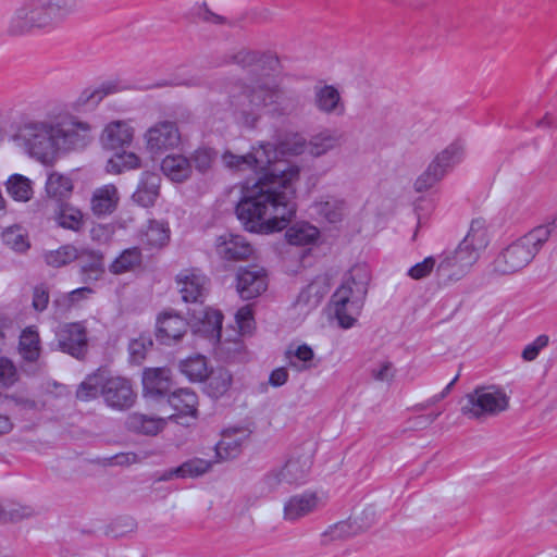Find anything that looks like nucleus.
<instances>
[{"label":"nucleus","instance_id":"27","mask_svg":"<svg viewBox=\"0 0 557 557\" xmlns=\"http://www.w3.org/2000/svg\"><path fill=\"white\" fill-rule=\"evenodd\" d=\"M318 506V497L315 494H300L292 496L284 506V518L289 521L298 520L310 512Z\"/></svg>","mask_w":557,"mask_h":557},{"label":"nucleus","instance_id":"11","mask_svg":"<svg viewBox=\"0 0 557 557\" xmlns=\"http://www.w3.org/2000/svg\"><path fill=\"white\" fill-rule=\"evenodd\" d=\"M175 282L185 302H203L209 292L210 280L197 268L182 270Z\"/></svg>","mask_w":557,"mask_h":557},{"label":"nucleus","instance_id":"45","mask_svg":"<svg viewBox=\"0 0 557 557\" xmlns=\"http://www.w3.org/2000/svg\"><path fill=\"white\" fill-rule=\"evenodd\" d=\"M140 166V159L134 152L123 151L115 153L107 163V171L109 173L120 174L123 171L138 169Z\"/></svg>","mask_w":557,"mask_h":557},{"label":"nucleus","instance_id":"3","mask_svg":"<svg viewBox=\"0 0 557 557\" xmlns=\"http://www.w3.org/2000/svg\"><path fill=\"white\" fill-rule=\"evenodd\" d=\"M487 246L486 231L479 222H472L470 230L458 247L445 253L436 268L440 284L459 281L478 261L479 253Z\"/></svg>","mask_w":557,"mask_h":557},{"label":"nucleus","instance_id":"56","mask_svg":"<svg viewBox=\"0 0 557 557\" xmlns=\"http://www.w3.org/2000/svg\"><path fill=\"white\" fill-rule=\"evenodd\" d=\"M371 376L379 382H388L394 377V367L388 360L382 361L377 367L371 369Z\"/></svg>","mask_w":557,"mask_h":557},{"label":"nucleus","instance_id":"46","mask_svg":"<svg viewBox=\"0 0 557 557\" xmlns=\"http://www.w3.org/2000/svg\"><path fill=\"white\" fill-rule=\"evenodd\" d=\"M78 258L77 249L74 246L65 245L57 250L45 253V261L53 268H61Z\"/></svg>","mask_w":557,"mask_h":557},{"label":"nucleus","instance_id":"15","mask_svg":"<svg viewBox=\"0 0 557 557\" xmlns=\"http://www.w3.org/2000/svg\"><path fill=\"white\" fill-rule=\"evenodd\" d=\"M58 347L76 359H83L88 350L86 329L81 323H67L57 332Z\"/></svg>","mask_w":557,"mask_h":557},{"label":"nucleus","instance_id":"6","mask_svg":"<svg viewBox=\"0 0 557 557\" xmlns=\"http://www.w3.org/2000/svg\"><path fill=\"white\" fill-rule=\"evenodd\" d=\"M367 283L368 277L363 269L355 268L333 294L332 304L342 327L349 329L355 324L368 292Z\"/></svg>","mask_w":557,"mask_h":557},{"label":"nucleus","instance_id":"47","mask_svg":"<svg viewBox=\"0 0 557 557\" xmlns=\"http://www.w3.org/2000/svg\"><path fill=\"white\" fill-rule=\"evenodd\" d=\"M3 243L15 251L23 252L28 247L27 237L20 226H11L2 232Z\"/></svg>","mask_w":557,"mask_h":557},{"label":"nucleus","instance_id":"40","mask_svg":"<svg viewBox=\"0 0 557 557\" xmlns=\"http://www.w3.org/2000/svg\"><path fill=\"white\" fill-rule=\"evenodd\" d=\"M285 357L288 361V366L297 371H306L314 367L312 364L314 352L307 344L298 346L290 345L285 351Z\"/></svg>","mask_w":557,"mask_h":557},{"label":"nucleus","instance_id":"16","mask_svg":"<svg viewBox=\"0 0 557 557\" xmlns=\"http://www.w3.org/2000/svg\"><path fill=\"white\" fill-rule=\"evenodd\" d=\"M188 322L182 315L165 311L158 315L156 338L162 345L176 344L188 331Z\"/></svg>","mask_w":557,"mask_h":557},{"label":"nucleus","instance_id":"39","mask_svg":"<svg viewBox=\"0 0 557 557\" xmlns=\"http://www.w3.org/2000/svg\"><path fill=\"white\" fill-rule=\"evenodd\" d=\"M143 263V253L139 247H131L123 250L119 257L109 265L112 274L120 275L129 271H134Z\"/></svg>","mask_w":557,"mask_h":557},{"label":"nucleus","instance_id":"41","mask_svg":"<svg viewBox=\"0 0 557 557\" xmlns=\"http://www.w3.org/2000/svg\"><path fill=\"white\" fill-rule=\"evenodd\" d=\"M319 230L308 223L296 224L286 231V239L290 245L306 246L313 244L319 237Z\"/></svg>","mask_w":557,"mask_h":557},{"label":"nucleus","instance_id":"7","mask_svg":"<svg viewBox=\"0 0 557 557\" xmlns=\"http://www.w3.org/2000/svg\"><path fill=\"white\" fill-rule=\"evenodd\" d=\"M58 8L51 0H26L10 22V33L22 35L34 28H46L59 22Z\"/></svg>","mask_w":557,"mask_h":557},{"label":"nucleus","instance_id":"57","mask_svg":"<svg viewBox=\"0 0 557 557\" xmlns=\"http://www.w3.org/2000/svg\"><path fill=\"white\" fill-rule=\"evenodd\" d=\"M49 304V292L45 285H38L33 292V308L36 311H44Z\"/></svg>","mask_w":557,"mask_h":557},{"label":"nucleus","instance_id":"61","mask_svg":"<svg viewBox=\"0 0 557 557\" xmlns=\"http://www.w3.org/2000/svg\"><path fill=\"white\" fill-rule=\"evenodd\" d=\"M139 458L135 453H120L110 458L111 465L128 466L138 462Z\"/></svg>","mask_w":557,"mask_h":557},{"label":"nucleus","instance_id":"1","mask_svg":"<svg viewBox=\"0 0 557 557\" xmlns=\"http://www.w3.org/2000/svg\"><path fill=\"white\" fill-rule=\"evenodd\" d=\"M271 145H263L255 153L223 154L228 168H252L264 171L251 186L243 187V196L235 212L246 231L257 234L280 232L288 225L296 213V182L299 168L283 160L272 161Z\"/></svg>","mask_w":557,"mask_h":557},{"label":"nucleus","instance_id":"54","mask_svg":"<svg viewBox=\"0 0 557 557\" xmlns=\"http://www.w3.org/2000/svg\"><path fill=\"white\" fill-rule=\"evenodd\" d=\"M549 338L547 335L537 336L532 343L527 345L522 350L521 357L525 361H533L539 356L540 351L548 345Z\"/></svg>","mask_w":557,"mask_h":557},{"label":"nucleus","instance_id":"26","mask_svg":"<svg viewBox=\"0 0 557 557\" xmlns=\"http://www.w3.org/2000/svg\"><path fill=\"white\" fill-rule=\"evenodd\" d=\"M163 174L173 182L182 183L193 173L190 160L183 154H169L161 162Z\"/></svg>","mask_w":557,"mask_h":557},{"label":"nucleus","instance_id":"21","mask_svg":"<svg viewBox=\"0 0 557 557\" xmlns=\"http://www.w3.org/2000/svg\"><path fill=\"white\" fill-rule=\"evenodd\" d=\"M344 133L338 129L324 128L313 135L306 145V150L313 157H321L342 146Z\"/></svg>","mask_w":557,"mask_h":557},{"label":"nucleus","instance_id":"9","mask_svg":"<svg viewBox=\"0 0 557 557\" xmlns=\"http://www.w3.org/2000/svg\"><path fill=\"white\" fill-rule=\"evenodd\" d=\"M462 157L463 146L459 141L450 144L433 159L426 170L417 178L416 190L422 193L433 187L462 160Z\"/></svg>","mask_w":557,"mask_h":557},{"label":"nucleus","instance_id":"37","mask_svg":"<svg viewBox=\"0 0 557 557\" xmlns=\"http://www.w3.org/2000/svg\"><path fill=\"white\" fill-rule=\"evenodd\" d=\"M211 468V462L207 461L201 458H193L185 462H183L181 466L168 470L162 479L163 480H171L174 476L175 478H197L205 473H207Z\"/></svg>","mask_w":557,"mask_h":557},{"label":"nucleus","instance_id":"12","mask_svg":"<svg viewBox=\"0 0 557 557\" xmlns=\"http://www.w3.org/2000/svg\"><path fill=\"white\" fill-rule=\"evenodd\" d=\"M268 288L267 271L259 265L240 267L236 273V290L244 300L260 296Z\"/></svg>","mask_w":557,"mask_h":557},{"label":"nucleus","instance_id":"32","mask_svg":"<svg viewBox=\"0 0 557 557\" xmlns=\"http://www.w3.org/2000/svg\"><path fill=\"white\" fill-rule=\"evenodd\" d=\"M233 383L232 373L225 368L212 369L206 377L205 391L212 398L222 397Z\"/></svg>","mask_w":557,"mask_h":557},{"label":"nucleus","instance_id":"51","mask_svg":"<svg viewBox=\"0 0 557 557\" xmlns=\"http://www.w3.org/2000/svg\"><path fill=\"white\" fill-rule=\"evenodd\" d=\"M222 322L223 314L221 313V311L211 308L205 311L202 323L205 326H207V332H210L212 335L220 337Z\"/></svg>","mask_w":557,"mask_h":557},{"label":"nucleus","instance_id":"55","mask_svg":"<svg viewBox=\"0 0 557 557\" xmlns=\"http://www.w3.org/2000/svg\"><path fill=\"white\" fill-rule=\"evenodd\" d=\"M435 259L433 257H426L423 261L414 264L408 270V275L413 280H421L431 274L435 267Z\"/></svg>","mask_w":557,"mask_h":557},{"label":"nucleus","instance_id":"18","mask_svg":"<svg viewBox=\"0 0 557 557\" xmlns=\"http://www.w3.org/2000/svg\"><path fill=\"white\" fill-rule=\"evenodd\" d=\"M313 103L318 111L327 115L342 116L346 111L341 92L333 85L315 86Z\"/></svg>","mask_w":557,"mask_h":557},{"label":"nucleus","instance_id":"25","mask_svg":"<svg viewBox=\"0 0 557 557\" xmlns=\"http://www.w3.org/2000/svg\"><path fill=\"white\" fill-rule=\"evenodd\" d=\"M73 181L67 175L59 172H51L46 180V194L57 205L69 201L73 193Z\"/></svg>","mask_w":557,"mask_h":557},{"label":"nucleus","instance_id":"4","mask_svg":"<svg viewBox=\"0 0 557 557\" xmlns=\"http://www.w3.org/2000/svg\"><path fill=\"white\" fill-rule=\"evenodd\" d=\"M550 236L548 226H537L504 248L491 264L492 273L511 275L524 269Z\"/></svg>","mask_w":557,"mask_h":557},{"label":"nucleus","instance_id":"60","mask_svg":"<svg viewBox=\"0 0 557 557\" xmlns=\"http://www.w3.org/2000/svg\"><path fill=\"white\" fill-rule=\"evenodd\" d=\"M259 58L260 55L256 51L242 50L234 57V60L237 64L250 66L258 62Z\"/></svg>","mask_w":557,"mask_h":557},{"label":"nucleus","instance_id":"62","mask_svg":"<svg viewBox=\"0 0 557 557\" xmlns=\"http://www.w3.org/2000/svg\"><path fill=\"white\" fill-rule=\"evenodd\" d=\"M459 379V374H457L448 384L447 386L442 391L440 392V394H436L434 395L433 397H431L430 399L426 400L425 404L421 405V408L422 409H425L432 405H435L436 403L443 400L451 391L453 386L456 384V382L458 381Z\"/></svg>","mask_w":557,"mask_h":557},{"label":"nucleus","instance_id":"49","mask_svg":"<svg viewBox=\"0 0 557 557\" xmlns=\"http://www.w3.org/2000/svg\"><path fill=\"white\" fill-rule=\"evenodd\" d=\"M37 513L30 505L8 504L4 506V522H17Z\"/></svg>","mask_w":557,"mask_h":557},{"label":"nucleus","instance_id":"31","mask_svg":"<svg viewBox=\"0 0 557 557\" xmlns=\"http://www.w3.org/2000/svg\"><path fill=\"white\" fill-rule=\"evenodd\" d=\"M120 90L121 87L116 82H104L98 87H89L84 89L76 100V106L95 108L102 101L103 98H106L109 95L119 92Z\"/></svg>","mask_w":557,"mask_h":557},{"label":"nucleus","instance_id":"53","mask_svg":"<svg viewBox=\"0 0 557 557\" xmlns=\"http://www.w3.org/2000/svg\"><path fill=\"white\" fill-rule=\"evenodd\" d=\"M152 347V339L150 337L140 336L129 344V354L135 362H140L145 359L147 351Z\"/></svg>","mask_w":557,"mask_h":557},{"label":"nucleus","instance_id":"10","mask_svg":"<svg viewBox=\"0 0 557 557\" xmlns=\"http://www.w3.org/2000/svg\"><path fill=\"white\" fill-rule=\"evenodd\" d=\"M312 461L308 456H299L288 459L281 468L269 471L262 483L269 491H275L283 485H298L306 482Z\"/></svg>","mask_w":557,"mask_h":557},{"label":"nucleus","instance_id":"24","mask_svg":"<svg viewBox=\"0 0 557 557\" xmlns=\"http://www.w3.org/2000/svg\"><path fill=\"white\" fill-rule=\"evenodd\" d=\"M331 283L326 274L315 276L297 297L296 305L315 308L324 296L330 292Z\"/></svg>","mask_w":557,"mask_h":557},{"label":"nucleus","instance_id":"36","mask_svg":"<svg viewBox=\"0 0 557 557\" xmlns=\"http://www.w3.org/2000/svg\"><path fill=\"white\" fill-rule=\"evenodd\" d=\"M107 370L98 369L96 372L86 376L76 389V398L82 401H88L101 395V389L106 383Z\"/></svg>","mask_w":557,"mask_h":557},{"label":"nucleus","instance_id":"5","mask_svg":"<svg viewBox=\"0 0 557 557\" xmlns=\"http://www.w3.org/2000/svg\"><path fill=\"white\" fill-rule=\"evenodd\" d=\"M231 104L248 122L255 121L257 113L265 107L274 106L273 110L288 114L296 109L295 99L276 87L257 85L244 86L240 92L231 96Z\"/></svg>","mask_w":557,"mask_h":557},{"label":"nucleus","instance_id":"63","mask_svg":"<svg viewBox=\"0 0 557 557\" xmlns=\"http://www.w3.org/2000/svg\"><path fill=\"white\" fill-rule=\"evenodd\" d=\"M287 380L288 371L286 370V368L281 367L271 372L269 383L272 386L278 387L284 385L287 382Z\"/></svg>","mask_w":557,"mask_h":557},{"label":"nucleus","instance_id":"35","mask_svg":"<svg viewBox=\"0 0 557 557\" xmlns=\"http://www.w3.org/2000/svg\"><path fill=\"white\" fill-rule=\"evenodd\" d=\"M170 240V230L166 223L149 221V224L141 236V243L146 249H161Z\"/></svg>","mask_w":557,"mask_h":557},{"label":"nucleus","instance_id":"42","mask_svg":"<svg viewBox=\"0 0 557 557\" xmlns=\"http://www.w3.org/2000/svg\"><path fill=\"white\" fill-rule=\"evenodd\" d=\"M317 213L330 223L341 222L346 213V202L342 199L329 198L314 205Z\"/></svg>","mask_w":557,"mask_h":557},{"label":"nucleus","instance_id":"38","mask_svg":"<svg viewBox=\"0 0 557 557\" xmlns=\"http://www.w3.org/2000/svg\"><path fill=\"white\" fill-rule=\"evenodd\" d=\"M84 257H86V260H83L81 265L83 282L91 283L99 281L106 272L103 253L90 250L86 251Z\"/></svg>","mask_w":557,"mask_h":557},{"label":"nucleus","instance_id":"44","mask_svg":"<svg viewBox=\"0 0 557 557\" xmlns=\"http://www.w3.org/2000/svg\"><path fill=\"white\" fill-rule=\"evenodd\" d=\"M180 369L193 382H201L208 376L207 360L203 356L197 355L187 358L180 363Z\"/></svg>","mask_w":557,"mask_h":557},{"label":"nucleus","instance_id":"48","mask_svg":"<svg viewBox=\"0 0 557 557\" xmlns=\"http://www.w3.org/2000/svg\"><path fill=\"white\" fill-rule=\"evenodd\" d=\"M216 158V152L207 147H200L196 149L190 160V163L193 162L195 165V169L199 171L200 173H206L212 165L213 161Z\"/></svg>","mask_w":557,"mask_h":557},{"label":"nucleus","instance_id":"34","mask_svg":"<svg viewBox=\"0 0 557 557\" xmlns=\"http://www.w3.org/2000/svg\"><path fill=\"white\" fill-rule=\"evenodd\" d=\"M170 406L182 416L195 417L197 413L198 397L189 388H180L168 395Z\"/></svg>","mask_w":557,"mask_h":557},{"label":"nucleus","instance_id":"29","mask_svg":"<svg viewBox=\"0 0 557 557\" xmlns=\"http://www.w3.org/2000/svg\"><path fill=\"white\" fill-rule=\"evenodd\" d=\"M119 201L117 190L114 185H106L95 190L91 198L94 214L101 216L111 214Z\"/></svg>","mask_w":557,"mask_h":557},{"label":"nucleus","instance_id":"17","mask_svg":"<svg viewBox=\"0 0 557 557\" xmlns=\"http://www.w3.org/2000/svg\"><path fill=\"white\" fill-rule=\"evenodd\" d=\"M143 392L145 397L159 399L168 396L171 387V371L168 368H146L143 372Z\"/></svg>","mask_w":557,"mask_h":557},{"label":"nucleus","instance_id":"8","mask_svg":"<svg viewBox=\"0 0 557 557\" xmlns=\"http://www.w3.org/2000/svg\"><path fill=\"white\" fill-rule=\"evenodd\" d=\"M509 405L506 393L494 386H479L468 393L461 405V412L472 419L497 416L505 411Z\"/></svg>","mask_w":557,"mask_h":557},{"label":"nucleus","instance_id":"30","mask_svg":"<svg viewBox=\"0 0 557 557\" xmlns=\"http://www.w3.org/2000/svg\"><path fill=\"white\" fill-rule=\"evenodd\" d=\"M165 420L144 413L134 412L127 417L126 425L129 431L145 434L157 435L165 426Z\"/></svg>","mask_w":557,"mask_h":557},{"label":"nucleus","instance_id":"33","mask_svg":"<svg viewBox=\"0 0 557 557\" xmlns=\"http://www.w3.org/2000/svg\"><path fill=\"white\" fill-rule=\"evenodd\" d=\"M18 352L26 362H36L41 352L40 337L35 326H28L20 335Z\"/></svg>","mask_w":557,"mask_h":557},{"label":"nucleus","instance_id":"20","mask_svg":"<svg viewBox=\"0 0 557 557\" xmlns=\"http://www.w3.org/2000/svg\"><path fill=\"white\" fill-rule=\"evenodd\" d=\"M161 177L158 173L146 171L141 174L133 200L141 207H152L160 195Z\"/></svg>","mask_w":557,"mask_h":557},{"label":"nucleus","instance_id":"19","mask_svg":"<svg viewBox=\"0 0 557 557\" xmlns=\"http://www.w3.org/2000/svg\"><path fill=\"white\" fill-rule=\"evenodd\" d=\"M216 251L225 260L239 261L251 256L252 247L243 236L226 234L219 237Z\"/></svg>","mask_w":557,"mask_h":557},{"label":"nucleus","instance_id":"52","mask_svg":"<svg viewBox=\"0 0 557 557\" xmlns=\"http://www.w3.org/2000/svg\"><path fill=\"white\" fill-rule=\"evenodd\" d=\"M17 381V371L13 362L0 357V386L9 387Z\"/></svg>","mask_w":557,"mask_h":557},{"label":"nucleus","instance_id":"22","mask_svg":"<svg viewBox=\"0 0 557 557\" xmlns=\"http://www.w3.org/2000/svg\"><path fill=\"white\" fill-rule=\"evenodd\" d=\"M133 127L125 121H113L102 132L101 141L108 149H119L132 143Z\"/></svg>","mask_w":557,"mask_h":557},{"label":"nucleus","instance_id":"64","mask_svg":"<svg viewBox=\"0 0 557 557\" xmlns=\"http://www.w3.org/2000/svg\"><path fill=\"white\" fill-rule=\"evenodd\" d=\"M94 294V289L89 286L76 288L69 293V296L74 305L77 306L81 301L88 299Z\"/></svg>","mask_w":557,"mask_h":557},{"label":"nucleus","instance_id":"14","mask_svg":"<svg viewBox=\"0 0 557 557\" xmlns=\"http://www.w3.org/2000/svg\"><path fill=\"white\" fill-rule=\"evenodd\" d=\"M147 148L153 153H160L177 147L181 143L178 127L173 121H160L152 125L145 135Z\"/></svg>","mask_w":557,"mask_h":557},{"label":"nucleus","instance_id":"23","mask_svg":"<svg viewBox=\"0 0 557 557\" xmlns=\"http://www.w3.org/2000/svg\"><path fill=\"white\" fill-rule=\"evenodd\" d=\"M248 433L244 429H233L223 432L221 441L215 445V455L219 460H228L236 458L242 446L248 438Z\"/></svg>","mask_w":557,"mask_h":557},{"label":"nucleus","instance_id":"2","mask_svg":"<svg viewBox=\"0 0 557 557\" xmlns=\"http://www.w3.org/2000/svg\"><path fill=\"white\" fill-rule=\"evenodd\" d=\"M28 153L42 163L52 162L60 151L86 147L91 141V126L75 116L33 121L21 128Z\"/></svg>","mask_w":557,"mask_h":557},{"label":"nucleus","instance_id":"13","mask_svg":"<svg viewBox=\"0 0 557 557\" xmlns=\"http://www.w3.org/2000/svg\"><path fill=\"white\" fill-rule=\"evenodd\" d=\"M101 396L109 407L119 410L131 408L136 399V394L128 380L120 376H109L108 374L103 389H101Z\"/></svg>","mask_w":557,"mask_h":557},{"label":"nucleus","instance_id":"58","mask_svg":"<svg viewBox=\"0 0 557 557\" xmlns=\"http://www.w3.org/2000/svg\"><path fill=\"white\" fill-rule=\"evenodd\" d=\"M236 322L243 334L249 332L253 322L252 310L248 306L240 308L236 313Z\"/></svg>","mask_w":557,"mask_h":557},{"label":"nucleus","instance_id":"43","mask_svg":"<svg viewBox=\"0 0 557 557\" xmlns=\"http://www.w3.org/2000/svg\"><path fill=\"white\" fill-rule=\"evenodd\" d=\"M7 190L16 201H28L33 196L32 181L24 175L13 174L7 182Z\"/></svg>","mask_w":557,"mask_h":557},{"label":"nucleus","instance_id":"28","mask_svg":"<svg viewBox=\"0 0 557 557\" xmlns=\"http://www.w3.org/2000/svg\"><path fill=\"white\" fill-rule=\"evenodd\" d=\"M53 219L60 227L74 232H79L84 226L83 212L69 201L55 206Z\"/></svg>","mask_w":557,"mask_h":557},{"label":"nucleus","instance_id":"50","mask_svg":"<svg viewBox=\"0 0 557 557\" xmlns=\"http://www.w3.org/2000/svg\"><path fill=\"white\" fill-rule=\"evenodd\" d=\"M357 529L350 521H341L331 525L323 534V542L347 539L356 533Z\"/></svg>","mask_w":557,"mask_h":557},{"label":"nucleus","instance_id":"59","mask_svg":"<svg viewBox=\"0 0 557 557\" xmlns=\"http://www.w3.org/2000/svg\"><path fill=\"white\" fill-rule=\"evenodd\" d=\"M52 306L55 310V313H58V314H64L74 307V305L69 296V293L62 294V295L55 297L52 301Z\"/></svg>","mask_w":557,"mask_h":557}]
</instances>
